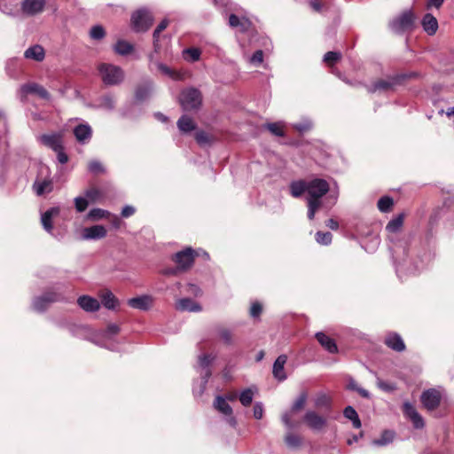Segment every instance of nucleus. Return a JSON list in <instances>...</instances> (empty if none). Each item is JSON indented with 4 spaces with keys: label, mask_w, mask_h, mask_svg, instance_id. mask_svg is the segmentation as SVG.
Instances as JSON below:
<instances>
[{
    "label": "nucleus",
    "mask_w": 454,
    "mask_h": 454,
    "mask_svg": "<svg viewBox=\"0 0 454 454\" xmlns=\"http://www.w3.org/2000/svg\"><path fill=\"white\" fill-rule=\"evenodd\" d=\"M330 186L327 181L315 178L309 181L307 190L308 218L313 220L317 211L320 208L321 199L329 192Z\"/></svg>",
    "instance_id": "1"
},
{
    "label": "nucleus",
    "mask_w": 454,
    "mask_h": 454,
    "mask_svg": "<svg viewBox=\"0 0 454 454\" xmlns=\"http://www.w3.org/2000/svg\"><path fill=\"white\" fill-rule=\"evenodd\" d=\"M33 190L38 196L48 194L53 190V180L51 169L46 165H40L37 176L33 184Z\"/></svg>",
    "instance_id": "2"
},
{
    "label": "nucleus",
    "mask_w": 454,
    "mask_h": 454,
    "mask_svg": "<svg viewBox=\"0 0 454 454\" xmlns=\"http://www.w3.org/2000/svg\"><path fill=\"white\" fill-rule=\"evenodd\" d=\"M154 21L152 11L146 7L137 9L131 13L130 22L135 28H150Z\"/></svg>",
    "instance_id": "3"
},
{
    "label": "nucleus",
    "mask_w": 454,
    "mask_h": 454,
    "mask_svg": "<svg viewBox=\"0 0 454 454\" xmlns=\"http://www.w3.org/2000/svg\"><path fill=\"white\" fill-rule=\"evenodd\" d=\"M98 71L103 82L108 85L118 84L124 77L121 68L111 64H101L98 67Z\"/></svg>",
    "instance_id": "4"
},
{
    "label": "nucleus",
    "mask_w": 454,
    "mask_h": 454,
    "mask_svg": "<svg viewBox=\"0 0 454 454\" xmlns=\"http://www.w3.org/2000/svg\"><path fill=\"white\" fill-rule=\"evenodd\" d=\"M201 94L199 90L190 88L184 90L179 101L184 110L190 111L199 108L201 104Z\"/></svg>",
    "instance_id": "5"
},
{
    "label": "nucleus",
    "mask_w": 454,
    "mask_h": 454,
    "mask_svg": "<svg viewBox=\"0 0 454 454\" xmlns=\"http://www.w3.org/2000/svg\"><path fill=\"white\" fill-rule=\"evenodd\" d=\"M198 255V251H195L191 247H187L175 254L173 256V261L177 265L178 270H186L192 267L195 257Z\"/></svg>",
    "instance_id": "6"
},
{
    "label": "nucleus",
    "mask_w": 454,
    "mask_h": 454,
    "mask_svg": "<svg viewBox=\"0 0 454 454\" xmlns=\"http://www.w3.org/2000/svg\"><path fill=\"white\" fill-rule=\"evenodd\" d=\"M442 397V395L441 390L436 388H429L422 393L420 401L423 406L427 411H431L438 408L441 403Z\"/></svg>",
    "instance_id": "7"
},
{
    "label": "nucleus",
    "mask_w": 454,
    "mask_h": 454,
    "mask_svg": "<svg viewBox=\"0 0 454 454\" xmlns=\"http://www.w3.org/2000/svg\"><path fill=\"white\" fill-rule=\"evenodd\" d=\"M304 422L310 429L314 431L323 430L327 424V420L325 418L313 411H309L305 413Z\"/></svg>",
    "instance_id": "8"
},
{
    "label": "nucleus",
    "mask_w": 454,
    "mask_h": 454,
    "mask_svg": "<svg viewBox=\"0 0 454 454\" xmlns=\"http://www.w3.org/2000/svg\"><path fill=\"white\" fill-rule=\"evenodd\" d=\"M37 140L43 145L55 151H59L63 146L62 135L59 133L41 135Z\"/></svg>",
    "instance_id": "9"
},
{
    "label": "nucleus",
    "mask_w": 454,
    "mask_h": 454,
    "mask_svg": "<svg viewBox=\"0 0 454 454\" xmlns=\"http://www.w3.org/2000/svg\"><path fill=\"white\" fill-rule=\"evenodd\" d=\"M59 300V295L57 293L51 292L42 296L36 297L33 301V308L38 312L44 311L48 306Z\"/></svg>",
    "instance_id": "10"
},
{
    "label": "nucleus",
    "mask_w": 454,
    "mask_h": 454,
    "mask_svg": "<svg viewBox=\"0 0 454 454\" xmlns=\"http://www.w3.org/2000/svg\"><path fill=\"white\" fill-rule=\"evenodd\" d=\"M214 407L215 410H217L222 414L229 416V418L227 419V421L231 427L236 426L237 420L232 416V409L229 405V403L226 402V399L224 397H223L221 395L216 396V398L214 402Z\"/></svg>",
    "instance_id": "11"
},
{
    "label": "nucleus",
    "mask_w": 454,
    "mask_h": 454,
    "mask_svg": "<svg viewBox=\"0 0 454 454\" xmlns=\"http://www.w3.org/2000/svg\"><path fill=\"white\" fill-rule=\"evenodd\" d=\"M403 411L411 420L415 428L420 429L424 427L425 422L423 418L411 403L405 402L403 403Z\"/></svg>",
    "instance_id": "12"
},
{
    "label": "nucleus",
    "mask_w": 454,
    "mask_h": 454,
    "mask_svg": "<svg viewBox=\"0 0 454 454\" xmlns=\"http://www.w3.org/2000/svg\"><path fill=\"white\" fill-rule=\"evenodd\" d=\"M106 236V230L103 225L86 227L82 231V239H100Z\"/></svg>",
    "instance_id": "13"
},
{
    "label": "nucleus",
    "mask_w": 454,
    "mask_h": 454,
    "mask_svg": "<svg viewBox=\"0 0 454 454\" xmlns=\"http://www.w3.org/2000/svg\"><path fill=\"white\" fill-rule=\"evenodd\" d=\"M20 92L22 96H26L27 94H35L43 99L50 98V94L48 91L42 85L35 82L22 85L20 88Z\"/></svg>",
    "instance_id": "14"
},
{
    "label": "nucleus",
    "mask_w": 454,
    "mask_h": 454,
    "mask_svg": "<svg viewBox=\"0 0 454 454\" xmlns=\"http://www.w3.org/2000/svg\"><path fill=\"white\" fill-rule=\"evenodd\" d=\"M153 304V298L150 295H141L128 300V305L133 309L148 310Z\"/></svg>",
    "instance_id": "15"
},
{
    "label": "nucleus",
    "mask_w": 454,
    "mask_h": 454,
    "mask_svg": "<svg viewBox=\"0 0 454 454\" xmlns=\"http://www.w3.org/2000/svg\"><path fill=\"white\" fill-rule=\"evenodd\" d=\"M416 16L411 10H405L394 21L395 28H411L415 22Z\"/></svg>",
    "instance_id": "16"
},
{
    "label": "nucleus",
    "mask_w": 454,
    "mask_h": 454,
    "mask_svg": "<svg viewBox=\"0 0 454 454\" xmlns=\"http://www.w3.org/2000/svg\"><path fill=\"white\" fill-rule=\"evenodd\" d=\"M45 6V0H24L22 3V11L27 15H35L43 12Z\"/></svg>",
    "instance_id": "17"
},
{
    "label": "nucleus",
    "mask_w": 454,
    "mask_h": 454,
    "mask_svg": "<svg viewBox=\"0 0 454 454\" xmlns=\"http://www.w3.org/2000/svg\"><path fill=\"white\" fill-rule=\"evenodd\" d=\"M212 359L209 356L202 355L199 357V364L201 368L205 369V372L202 375V380L200 385V389L199 391V395H202L207 383L208 381L209 377L211 376V371L209 370L208 366L212 362Z\"/></svg>",
    "instance_id": "18"
},
{
    "label": "nucleus",
    "mask_w": 454,
    "mask_h": 454,
    "mask_svg": "<svg viewBox=\"0 0 454 454\" xmlns=\"http://www.w3.org/2000/svg\"><path fill=\"white\" fill-rule=\"evenodd\" d=\"M77 303L86 312H96L100 309L99 301L89 295L80 296Z\"/></svg>",
    "instance_id": "19"
},
{
    "label": "nucleus",
    "mask_w": 454,
    "mask_h": 454,
    "mask_svg": "<svg viewBox=\"0 0 454 454\" xmlns=\"http://www.w3.org/2000/svg\"><path fill=\"white\" fill-rule=\"evenodd\" d=\"M60 213V209L59 207H53L48 209L46 212H44L41 216V223L43 227V229L51 233L53 230L52 226V219L55 216H58Z\"/></svg>",
    "instance_id": "20"
},
{
    "label": "nucleus",
    "mask_w": 454,
    "mask_h": 454,
    "mask_svg": "<svg viewBox=\"0 0 454 454\" xmlns=\"http://www.w3.org/2000/svg\"><path fill=\"white\" fill-rule=\"evenodd\" d=\"M176 309L180 311H190V312H199L201 311V306L192 301L190 298H182L176 301Z\"/></svg>",
    "instance_id": "21"
},
{
    "label": "nucleus",
    "mask_w": 454,
    "mask_h": 454,
    "mask_svg": "<svg viewBox=\"0 0 454 454\" xmlns=\"http://www.w3.org/2000/svg\"><path fill=\"white\" fill-rule=\"evenodd\" d=\"M385 344L391 349L397 352H401L405 349V344L403 339L395 333H391L386 336Z\"/></svg>",
    "instance_id": "22"
},
{
    "label": "nucleus",
    "mask_w": 454,
    "mask_h": 454,
    "mask_svg": "<svg viewBox=\"0 0 454 454\" xmlns=\"http://www.w3.org/2000/svg\"><path fill=\"white\" fill-rule=\"evenodd\" d=\"M287 361L286 355H280L273 364L272 373L273 376L279 381H283L286 379V375L284 371V366Z\"/></svg>",
    "instance_id": "23"
},
{
    "label": "nucleus",
    "mask_w": 454,
    "mask_h": 454,
    "mask_svg": "<svg viewBox=\"0 0 454 454\" xmlns=\"http://www.w3.org/2000/svg\"><path fill=\"white\" fill-rule=\"evenodd\" d=\"M74 134L79 143L85 144L90 139L92 130L89 125L80 124L74 128Z\"/></svg>",
    "instance_id": "24"
},
{
    "label": "nucleus",
    "mask_w": 454,
    "mask_h": 454,
    "mask_svg": "<svg viewBox=\"0 0 454 454\" xmlns=\"http://www.w3.org/2000/svg\"><path fill=\"white\" fill-rule=\"evenodd\" d=\"M316 338L317 341L320 343V345L329 353H337V345L332 338H330L329 336L325 335L324 333L321 332L316 333Z\"/></svg>",
    "instance_id": "25"
},
{
    "label": "nucleus",
    "mask_w": 454,
    "mask_h": 454,
    "mask_svg": "<svg viewBox=\"0 0 454 454\" xmlns=\"http://www.w3.org/2000/svg\"><path fill=\"white\" fill-rule=\"evenodd\" d=\"M103 306L108 309H114L118 304V299L109 290H105L99 294Z\"/></svg>",
    "instance_id": "26"
},
{
    "label": "nucleus",
    "mask_w": 454,
    "mask_h": 454,
    "mask_svg": "<svg viewBox=\"0 0 454 454\" xmlns=\"http://www.w3.org/2000/svg\"><path fill=\"white\" fill-rule=\"evenodd\" d=\"M24 56L26 59L40 62L43 60L45 52L41 45L35 44L27 49L24 52Z\"/></svg>",
    "instance_id": "27"
},
{
    "label": "nucleus",
    "mask_w": 454,
    "mask_h": 454,
    "mask_svg": "<svg viewBox=\"0 0 454 454\" xmlns=\"http://www.w3.org/2000/svg\"><path fill=\"white\" fill-rule=\"evenodd\" d=\"M309 181L299 180L290 184V192L293 197L299 198L304 192L307 193Z\"/></svg>",
    "instance_id": "28"
},
{
    "label": "nucleus",
    "mask_w": 454,
    "mask_h": 454,
    "mask_svg": "<svg viewBox=\"0 0 454 454\" xmlns=\"http://www.w3.org/2000/svg\"><path fill=\"white\" fill-rule=\"evenodd\" d=\"M177 127L180 129V131L184 133H188L195 129L196 125L193 120L187 116L183 115L178 121H177Z\"/></svg>",
    "instance_id": "29"
},
{
    "label": "nucleus",
    "mask_w": 454,
    "mask_h": 454,
    "mask_svg": "<svg viewBox=\"0 0 454 454\" xmlns=\"http://www.w3.org/2000/svg\"><path fill=\"white\" fill-rule=\"evenodd\" d=\"M343 414L345 418L352 421L355 428H360L362 426L361 420L358 417L356 411L352 406H347L344 409Z\"/></svg>",
    "instance_id": "30"
},
{
    "label": "nucleus",
    "mask_w": 454,
    "mask_h": 454,
    "mask_svg": "<svg viewBox=\"0 0 454 454\" xmlns=\"http://www.w3.org/2000/svg\"><path fill=\"white\" fill-rule=\"evenodd\" d=\"M395 438V433L391 430H385L381 435L373 440V444L377 446H385L393 442Z\"/></svg>",
    "instance_id": "31"
},
{
    "label": "nucleus",
    "mask_w": 454,
    "mask_h": 454,
    "mask_svg": "<svg viewBox=\"0 0 454 454\" xmlns=\"http://www.w3.org/2000/svg\"><path fill=\"white\" fill-rule=\"evenodd\" d=\"M133 50V45L126 41L120 40L114 45V51L120 55H127Z\"/></svg>",
    "instance_id": "32"
},
{
    "label": "nucleus",
    "mask_w": 454,
    "mask_h": 454,
    "mask_svg": "<svg viewBox=\"0 0 454 454\" xmlns=\"http://www.w3.org/2000/svg\"><path fill=\"white\" fill-rule=\"evenodd\" d=\"M110 212L101 208H93L90 210L87 215V218L90 220H99L103 218H107L110 216Z\"/></svg>",
    "instance_id": "33"
},
{
    "label": "nucleus",
    "mask_w": 454,
    "mask_h": 454,
    "mask_svg": "<svg viewBox=\"0 0 454 454\" xmlns=\"http://www.w3.org/2000/svg\"><path fill=\"white\" fill-rule=\"evenodd\" d=\"M183 57L185 60L195 62L200 57V51L196 48H188L183 51Z\"/></svg>",
    "instance_id": "34"
},
{
    "label": "nucleus",
    "mask_w": 454,
    "mask_h": 454,
    "mask_svg": "<svg viewBox=\"0 0 454 454\" xmlns=\"http://www.w3.org/2000/svg\"><path fill=\"white\" fill-rule=\"evenodd\" d=\"M403 223V215H397L396 217H395L394 219H392L391 221L388 222V223L387 224L386 229L389 232H396L397 231L400 230V228L402 227Z\"/></svg>",
    "instance_id": "35"
},
{
    "label": "nucleus",
    "mask_w": 454,
    "mask_h": 454,
    "mask_svg": "<svg viewBox=\"0 0 454 454\" xmlns=\"http://www.w3.org/2000/svg\"><path fill=\"white\" fill-rule=\"evenodd\" d=\"M195 139L200 145H210L213 142V137L203 130L196 132Z\"/></svg>",
    "instance_id": "36"
},
{
    "label": "nucleus",
    "mask_w": 454,
    "mask_h": 454,
    "mask_svg": "<svg viewBox=\"0 0 454 454\" xmlns=\"http://www.w3.org/2000/svg\"><path fill=\"white\" fill-rule=\"evenodd\" d=\"M254 398V392L251 388H247L243 390L239 395V401L244 406H249Z\"/></svg>",
    "instance_id": "37"
},
{
    "label": "nucleus",
    "mask_w": 454,
    "mask_h": 454,
    "mask_svg": "<svg viewBox=\"0 0 454 454\" xmlns=\"http://www.w3.org/2000/svg\"><path fill=\"white\" fill-rule=\"evenodd\" d=\"M285 442L290 448H298L301 443V439L299 435L293 433H288L285 436Z\"/></svg>",
    "instance_id": "38"
},
{
    "label": "nucleus",
    "mask_w": 454,
    "mask_h": 454,
    "mask_svg": "<svg viewBox=\"0 0 454 454\" xmlns=\"http://www.w3.org/2000/svg\"><path fill=\"white\" fill-rule=\"evenodd\" d=\"M422 26L423 28H438V21L434 15L427 13L422 19Z\"/></svg>",
    "instance_id": "39"
},
{
    "label": "nucleus",
    "mask_w": 454,
    "mask_h": 454,
    "mask_svg": "<svg viewBox=\"0 0 454 454\" xmlns=\"http://www.w3.org/2000/svg\"><path fill=\"white\" fill-rule=\"evenodd\" d=\"M266 128L275 136H278V137L285 136L283 122L268 123L266 125Z\"/></svg>",
    "instance_id": "40"
},
{
    "label": "nucleus",
    "mask_w": 454,
    "mask_h": 454,
    "mask_svg": "<svg viewBox=\"0 0 454 454\" xmlns=\"http://www.w3.org/2000/svg\"><path fill=\"white\" fill-rule=\"evenodd\" d=\"M394 85V82L387 81V80H380L376 82L373 84V87L369 90L371 92H374L376 90H390Z\"/></svg>",
    "instance_id": "41"
},
{
    "label": "nucleus",
    "mask_w": 454,
    "mask_h": 454,
    "mask_svg": "<svg viewBox=\"0 0 454 454\" xmlns=\"http://www.w3.org/2000/svg\"><path fill=\"white\" fill-rule=\"evenodd\" d=\"M393 200L390 197H382L378 201V208L381 212H388L393 207Z\"/></svg>",
    "instance_id": "42"
},
{
    "label": "nucleus",
    "mask_w": 454,
    "mask_h": 454,
    "mask_svg": "<svg viewBox=\"0 0 454 454\" xmlns=\"http://www.w3.org/2000/svg\"><path fill=\"white\" fill-rule=\"evenodd\" d=\"M151 89L150 83L139 86L136 90V98L139 101L145 99L149 96Z\"/></svg>",
    "instance_id": "43"
},
{
    "label": "nucleus",
    "mask_w": 454,
    "mask_h": 454,
    "mask_svg": "<svg viewBox=\"0 0 454 454\" xmlns=\"http://www.w3.org/2000/svg\"><path fill=\"white\" fill-rule=\"evenodd\" d=\"M341 58V54L338 51H328L324 56V61L333 67Z\"/></svg>",
    "instance_id": "44"
},
{
    "label": "nucleus",
    "mask_w": 454,
    "mask_h": 454,
    "mask_svg": "<svg viewBox=\"0 0 454 454\" xmlns=\"http://www.w3.org/2000/svg\"><path fill=\"white\" fill-rule=\"evenodd\" d=\"M348 388L350 389V390H353V391H356L357 393H359V395L364 398H369L370 397V393L360 387L358 386V384L356 382L355 380L353 379H350L349 381H348Z\"/></svg>",
    "instance_id": "45"
},
{
    "label": "nucleus",
    "mask_w": 454,
    "mask_h": 454,
    "mask_svg": "<svg viewBox=\"0 0 454 454\" xmlns=\"http://www.w3.org/2000/svg\"><path fill=\"white\" fill-rule=\"evenodd\" d=\"M333 235L331 232L317 231L316 233V240L321 245H329L332 242Z\"/></svg>",
    "instance_id": "46"
},
{
    "label": "nucleus",
    "mask_w": 454,
    "mask_h": 454,
    "mask_svg": "<svg viewBox=\"0 0 454 454\" xmlns=\"http://www.w3.org/2000/svg\"><path fill=\"white\" fill-rule=\"evenodd\" d=\"M331 404V399L325 394H320L315 399V406L317 408H328Z\"/></svg>",
    "instance_id": "47"
},
{
    "label": "nucleus",
    "mask_w": 454,
    "mask_h": 454,
    "mask_svg": "<svg viewBox=\"0 0 454 454\" xmlns=\"http://www.w3.org/2000/svg\"><path fill=\"white\" fill-rule=\"evenodd\" d=\"M88 168L91 173L95 175H98L105 172L103 165L98 160H91L89 163Z\"/></svg>",
    "instance_id": "48"
},
{
    "label": "nucleus",
    "mask_w": 454,
    "mask_h": 454,
    "mask_svg": "<svg viewBox=\"0 0 454 454\" xmlns=\"http://www.w3.org/2000/svg\"><path fill=\"white\" fill-rule=\"evenodd\" d=\"M249 62L255 67L260 66L263 62V51L262 50L254 51L249 58Z\"/></svg>",
    "instance_id": "49"
},
{
    "label": "nucleus",
    "mask_w": 454,
    "mask_h": 454,
    "mask_svg": "<svg viewBox=\"0 0 454 454\" xmlns=\"http://www.w3.org/2000/svg\"><path fill=\"white\" fill-rule=\"evenodd\" d=\"M307 400L305 393L301 394L292 406V411H297L303 408Z\"/></svg>",
    "instance_id": "50"
},
{
    "label": "nucleus",
    "mask_w": 454,
    "mask_h": 454,
    "mask_svg": "<svg viewBox=\"0 0 454 454\" xmlns=\"http://www.w3.org/2000/svg\"><path fill=\"white\" fill-rule=\"evenodd\" d=\"M158 69L164 74L173 78V79H180V74L171 70L168 67L164 64H158Z\"/></svg>",
    "instance_id": "51"
},
{
    "label": "nucleus",
    "mask_w": 454,
    "mask_h": 454,
    "mask_svg": "<svg viewBox=\"0 0 454 454\" xmlns=\"http://www.w3.org/2000/svg\"><path fill=\"white\" fill-rule=\"evenodd\" d=\"M74 206H75V209L78 212L82 213V212L85 211V209L87 208L88 200L82 197H76L74 199Z\"/></svg>",
    "instance_id": "52"
},
{
    "label": "nucleus",
    "mask_w": 454,
    "mask_h": 454,
    "mask_svg": "<svg viewBox=\"0 0 454 454\" xmlns=\"http://www.w3.org/2000/svg\"><path fill=\"white\" fill-rule=\"evenodd\" d=\"M294 128L300 132H306L312 128V123L309 120H304L299 123L294 124Z\"/></svg>",
    "instance_id": "53"
},
{
    "label": "nucleus",
    "mask_w": 454,
    "mask_h": 454,
    "mask_svg": "<svg viewBox=\"0 0 454 454\" xmlns=\"http://www.w3.org/2000/svg\"><path fill=\"white\" fill-rule=\"evenodd\" d=\"M86 197L91 201H98L101 198V192L98 189H90L86 192Z\"/></svg>",
    "instance_id": "54"
},
{
    "label": "nucleus",
    "mask_w": 454,
    "mask_h": 454,
    "mask_svg": "<svg viewBox=\"0 0 454 454\" xmlns=\"http://www.w3.org/2000/svg\"><path fill=\"white\" fill-rule=\"evenodd\" d=\"M377 385L380 389H382L383 391H386V392H392L395 389V385L388 383V382H385L380 379H378V380H377Z\"/></svg>",
    "instance_id": "55"
},
{
    "label": "nucleus",
    "mask_w": 454,
    "mask_h": 454,
    "mask_svg": "<svg viewBox=\"0 0 454 454\" xmlns=\"http://www.w3.org/2000/svg\"><path fill=\"white\" fill-rule=\"evenodd\" d=\"M262 310V307L259 302H254L250 308V315L253 317H258Z\"/></svg>",
    "instance_id": "56"
},
{
    "label": "nucleus",
    "mask_w": 454,
    "mask_h": 454,
    "mask_svg": "<svg viewBox=\"0 0 454 454\" xmlns=\"http://www.w3.org/2000/svg\"><path fill=\"white\" fill-rule=\"evenodd\" d=\"M229 25L231 27H236L239 26L245 27V22L240 20L239 18L235 14H231L229 17Z\"/></svg>",
    "instance_id": "57"
},
{
    "label": "nucleus",
    "mask_w": 454,
    "mask_h": 454,
    "mask_svg": "<svg viewBox=\"0 0 454 454\" xmlns=\"http://www.w3.org/2000/svg\"><path fill=\"white\" fill-rule=\"evenodd\" d=\"M100 106L106 109H113L114 107V100L113 99L112 97L106 96L102 98V102L100 103Z\"/></svg>",
    "instance_id": "58"
},
{
    "label": "nucleus",
    "mask_w": 454,
    "mask_h": 454,
    "mask_svg": "<svg viewBox=\"0 0 454 454\" xmlns=\"http://www.w3.org/2000/svg\"><path fill=\"white\" fill-rule=\"evenodd\" d=\"M263 415V407L261 403H256L254 406V417L257 419H261Z\"/></svg>",
    "instance_id": "59"
},
{
    "label": "nucleus",
    "mask_w": 454,
    "mask_h": 454,
    "mask_svg": "<svg viewBox=\"0 0 454 454\" xmlns=\"http://www.w3.org/2000/svg\"><path fill=\"white\" fill-rule=\"evenodd\" d=\"M282 421L287 428L294 427V425L292 423V415L290 412L287 411L282 415Z\"/></svg>",
    "instance_id": "60"
},
{
    "label": "nucleus",
    "mask_w": 454,
    "mask_h": 454,
    "mask_svg": "<svg viewBox=\"0 0 454 454\" xmlns=\"http://www.w3.org/2000/svg\"><path fill=\"white\" fill-rule=\"evenodd\" d=\"M187 287H188L187 292L189 294H193L194 296H199L201 294V290L197 285L189 284L187 286Z\"/></svg>",
    "instance_id": "61"
},
{
    "label": "nucleus",
    "mask_w": 454,
    "mask_h": 454,
    "mask_svg": "<svg viewBox=\"0 0 454 454\" xmlns=\"http://www.w3.org/2000/svg\"><path fill=\"white\" fill-rule=\"evenodd\" d=\"M120 331V328L117 325L115 324H111L107 326L106 328V334L107 336H112V335H115L119 333Z\"/></svg>",
    "instance_id": "62"
},
{
    "label": "nucleus",
    "mask_w": 454,
    "mask_h": 454,
    "mask_svg": "<svg viewBox=\"0 0 454 454\" xmlns=\"http://www.w3.org/2000/svg\"><path fill=\"white\" fill-rule=\"evenodd\" d=\"M90 35L92 39L100 40L106 35V30H90Z\"/></svg>",
    "instance_id": "63"
},
{
    "label": "nucleus",
    "mask_w": 454,
    "mask_h": 454,
    "mask_svg": "<svg viewBox=\"0 0 454 454\" xmlns=\"http://www.w3.org/2000/svg\"><path fill=\"white\" fill-rule=\"evenodd\" d=\"M57 153V157H58V160L61 163V164H65L67 162L68 160V157L67 155L64 152V148L63 146L61 147V149L59 151H55Z\"/></svg>",
    "instance_id": "64"
}]
</instances>
